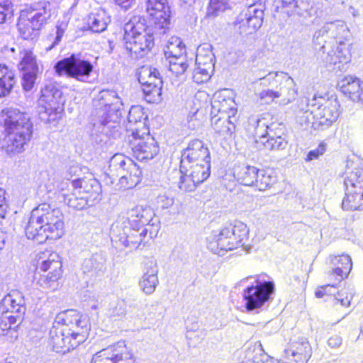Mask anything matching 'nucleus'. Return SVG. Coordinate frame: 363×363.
<instances>
[{
  "label": "nucleus",
  "instance_id": "10",
  "mask_svg": "<svg viewBox=\"0 0 363 363\" xmlns=\"http://www.w3.org/2000/svg\"><path fill=\"white\" fill-rule=\"evenodd\" d=\"M62 261L58 253L46 250L37 256V269L47 273L42 274L38 284L45 289L54 288L62 276Z\"/></svg>",
  "mask_w": 363,
  "mask_h": 363
},
{
  "label": "nucleus",
  "instance_id": "57",
  "mask_svg": "<svg viewBox=\"0 0 363 363\" xmlns=\"http://www.w3.org/2000/svg\"><path fill=\"white\" fill-rule=\"evenodd\" d=\"M213 69V67L208 69L207 66L196 65V67L193 72L192 78L194 82L197 84L207 82L211 78Z\"/></svg>",
  "mask_w": 363,
  "mask_h": 363
},
{
  "label": "nucleus",
  "instance_id": "55",
  "mask_svg": "<svg viewBox=\"0 0 363 363\" xmlns=\"http://www.w3.org/2000/svg\"><path fill=\"white\" fill-rule=\"evenodd\" d=\"M334 53L333 56L331 52H328L326 57L323 59L326 63L330 65H336L337 63H347L349 60V52L346 50L343 52L342 48L338 46L336 51H333Z\"/></svg>",
  "mask_w": 363,
  "mask_h": 363
},
{
  "label": "nucleus",
  "instance_id": "62",
  "mask_svg": "<svg viewBox=\"0 0 363 363\" xmlns=\"http://www.w3.org/2000/svg\"><path fill=\"white\" fill-rule=\"evenodd\" d=\"M38 72H23L22 86L24 90L30 91L33 89Z\"/></svg>",
  "mask_w": 363,
  "mask_h": 363
},
{
  "label": "nucleus",
  "instance_id": "32",
  "mask_svg": "<svg viewBox=\"0 0 363 363\" xmlns=\"http://www.w3.org/2000/svg\"><path fill=\"white\" fill-rule=\"evenodd\" d=\"M291 355L298 359L299 363H306L311 355V347L305 337L291 342L287 348Z\"/></svg>",
  "mask_w": 363,
  "mask_h": 363
},
{
  "label": "nucleus",
  "instance_id": "18",
  "mask_svg": "<svg viewBox=\"0 0 363 363\" xmlns=\"http://www.w3.org/2000/svg\"><path fill=\"white\" fill-rule=\"evenodd\" d=\"M130 143L133 155L139 161L151 160L159 152L157 143L149 132L133 136Z\"/></svg>",
  "mask_w": 363,
  "mask_h": 363
},
{
  "label": "nucleus",
  "instance_id": "1",
  "mask_svg": "<svg viewBox=\"0 0 363 363\" xmlns=\"http://www.w3.org/2000/svg\"><path fill=\"white\" fill-rule=\"evenodd\" d=\"M121 105V100L114 91L103 90L94 99L91 135L96 143H106L111 138L120 137Z\"/></svg>",
  "mask_w": 363,
  "mask_h": 363
},
{
  "label": "nucleus",
  "instance_id": "64",
  "mask_svg": "<svg viewBox=\"0 0 363 363\" xmlns=\"http://www.w3.org/2000/svg\"><path fill=\"white\" fill-rule=\"evenodd\" d=\"M108 352V351H99L96 352L92 357L91 363H113V360H111L109 357L113 356Z\"/></svg>",
  "mask_w": 363,
  "mask_h": 363
},
{
  "label": "nucleus",
  "instance_id": "61",
  "mask_svg": "<svg viewBox=\"0 0 363 363\" xmlns=\"http://www.w3.org/2000/svg\"><path fill=\"white\" fill-rule=\"evenodd\" d=\"M92 181L96 180L95 179H90L86 180L84 179L75 178L72 182H79L77 189L82 190V194L90 196L91 192L94 191V187L91 186Z\"/></svg>",
  "mask_w": 363,
  "mask_h": 363
},
{
  "label": "nucleus",
  "instance_id": "42",
  "mask_svg": "<svg viewBox=\"0 0 363 363\" xmlns=\"http://www.w3.org/2000/svg\"><path fill=\"white\" fill-rule=\"evenodd\" d=\"M257 177L254 187L259 191H265L271 188L277 181L275 173L269 169H259Z\"/></svg>",
  "mask_w": 363,
  "mask_h": 363
},
{
  "label": "nucleus",
  "instance_id": "36",
  "mask_svg": "<svg viewBox=\"0 0 363 363\" xmlns=\"http://www.w3.org/2000/svg\"><path fill=\"white\" fill-rule=\"evenodd\" d=\"M101 351L109 352L113 357L110 358L113 363H135L133 355L128 352L124 342H118L116 345L110 346Z\"/></svg>",
  "mask_w": 363,
  "mask_h": 363
},
{
  "label": "nucleus",
  "instance_id": "5",
  "mask_svg": "<svg viewBox=\"0 0 363 363\" xmlns=\"http://www.w3.org/2000/svg\"><path fill=\"white\" fill-rule=\"evenodd\" d=\"M154 27L146 26L145 20L133 17L124 26V45L135 59L145 56L154 46Z\"/></svg>",
  "mask_w": 363,
  "mask_h": 363
},
{
  "label": "nucleus",
  "instance_id": "54",
  "mask_svg": "<svg viewBox=\"0 0 363 363\" xmlns=\"http://www.w3.org/2000/svg\"><path fill=\"white\" fill-rule=\"evenodd\" d=\"M267 355L260 348L248 350L244 359L238 363H272V361H264Z\"/></svg>",
  "mask_w": 363,
  "mask_h": 363
},
{
  "label": "nucleus",
  "instance_id": "38",
  "mask_svg": "<svg viewBox=\"0 0 363 363\" xmlns=\"http://www.w3.org/2000/svg\"><path fill=\"white\" fill-rule=\"evenodd\" d=\"M258 14L255 17L243 16L244 15H240L238 17L239 28L241 29L240 32L246 33H252L259 28L263 22L264 12L257 11Z\"/></svg>",
  "mask_w": 363,
  "mask_h": 363
},
{
  "label": "nucleus",
  "instance_id": "24",
  "mask_svg": "<svg viewBox=\"0 0 363 363\" xmlns=\"http://www.w3.org/2000/svg\"><path fill=\"white\" fill-rule=\"evenodd\" d=\"M147 116L140 106H133L128 112L126 130L132 133V136L139 133L146 134L149 132L146 121Z\"/></svg>",
  "mask_w": 363,
  "mask_h": 363
},
{
  "label": "nucleus",
  "instance_id": "6",
  "mask_svg": "<svg viewBox=\"0 0 363 363\" xmlns=\"http://www.w3.org/2000/svg\"><path fill=\"white\" fill-rule=\"evenodd\" d=\"M94 191L90 196L82 195V190L77 189L79 182H70V179L62 180L57 185L59 199L69 207L75 210H83L89 206H94L100 200L101 191L98 181L91 182Z\"/></svg>",
  "mask_w": 363,
  "mask_h": 363
},
{
  "label": "nucleus",
  "instance_id": "17",
  "mask_svg": "<svg viewBox=\"0 0 363 363\" xmlns=\"http://www.w3.org/2000/svg\"><path fill=\"white\" fill-rule=\"evenodd\" d=\"M148 230L149 228H133L129 225L123 228L122 233L113 235L112 240L130 250L142 249L148 241L146 240L149 238Z\"/></svg>",
  "mask_w": 363,
  "mask_h": 363
},
{
  "label": "nucleus",
  "instance_id": "8",
  "mask_svg": "<svg viewBox=\"0 0 363 363\" xmlns=\"http://www.w3.org/2000/svg\"><path fill=\"white\" fill-rule=\"evenodd\" d=\"M301 104L314 108L315 122H313V128L315 130L328 128L339 116V104L334 99L315 94L311 99L303 97Z\"/></svg>",
  "mask_w": 363,
  "mask_h": 363
},
{
  "label": "nucleus",
  "instance_id": "41",
  "mask_svg": "<svg viewBox=\"0 0 363 363\" xmlns=\"http://www.w3.org/2000/svg\"><path fill=\"white\" fill-rule=\"evenodd\" d=\"M226 228L230 231L236 247L243 246L245 241L248 238L249 230L247 226L242 222L236 221L234 225H230Z\"/></svg>",
  "mask_w": 363,
  "mask_h": 363
},
{
  "label": "nucleus",
  "instance_id": "11",
  "mask_svg": "<svg viewBox=\"0 0 363 363\" xmlns=\"http://www.w3.org/2000/svg\"><path fill=\"white\" fill-rule=\"evenodd\" d=\"M47 7L46 3H40L36 8L32 9L26 16L24 15L21 16L17 26L19 33L23 39L33 40L38 36L41 27L50 17V10Z\"/></svg>",
  "mask_w": 363,
  "mask_h": 363
},
{
  "label": "nucleus",
  "instance_id": "52",
  "mask_svg": "<svg viewBox=\"0 0 363 363\" xmlns=\"http://www.w3.org/2000/svg\"><path fill=\"white\" fill-rule=\"evenodd\" d=\"M335 28L334 24L325 23L323 27L316 30L313 35V43L315 45H320V51L325 52V36L330 34V30Z\"/></svg>",
  "mask_w": 363,
  "mask_h": 363
},
{
  "label": "nucleus",
  "instance_id": "21",
  "mask_svg": "<svg viewBox=\"0 0 363 363\" xmlns=\"http://www.w3.org/2000/svg\"><path fill=\"white\" fill-rule=\"evenodd\" d=\"M203 162H211L208 148L199 139L191 140L182 152L180 164H184L186 167L190 163Z\"/></svg>",
  "mask_w": 363,
  "mask_h": 363
},
{
  "label": "nucleus",
  "instance_id": "7",
  "mask_svg": "<svg viewBox=\"0 0 363 363\" xmlns=\"http://www.w3.org/2000/svg\"><path fill=\"white\" fill-rule=\"evenodd\" d=\"M64 111L62 91L57 85L49 84L41 90L38 113L41 121L52 123L58 121Z\"/></svg>",
  "mask_w": 363,
  "mask_h": 363
},
{
  "label": "nucleus",
  "instance_id": "34",
  "mask_svg": "<svg viewBox=\"0 0 363 363\" xmlns=\"http://www.w3.org/2000/svg\"><path fill=\"white\" fill-rule=\"evenodd\" d=\"M135 170L129 167L125 172L120 174L118 185L119 189H130L135 187L141 181L142 172L140 167L135 163Z\"/></svg>",
  "mask_w": 363,
  "mask_h": 363
},
{
  "label": "nucleus",
  "instance_id": "33",
  "mask_svg": "<svg viewBox=\"0 0 363 363\" xmlns=\"http://www.w3.org/2000/svg\"><path fill=\"white\" fill-rule=\"evenodd\" d=\"M362 81L353 76H346L340 82L339 86L341 91L347 96L352 101H359L360 96L357 94L358 90L360 89L359 85Z\"/></svg>",
  "mask_w": 363,
  "mask_h": 363
},
{
  "label": "nucleus",
  "instance_id": "2",
  "mask_svg": "<svg viewBox=\"0 0 363 363\" xmlns=\"http://www.w3.org/2000/svg\"><path fill=\"white\" fill-rule=\"evenodd\" d=\"M65 222L62 211L43 203L30 213L25 233L28 239L43 243L48 239L57 240L64 235Z\"/></svg>",
  "mask_w": 363,
  "mask_h": 363
},
{
  "label": "nucleus",
  "instance_id": "45",
  "mask_svg": "<svg viewBox=\"0 0 363 363\" xmlns=\"http://www.w3.org/2000/svg\"><path fill=\"white\" fill-rule=\"evenodd\" d=\"M363 196L359 193H354L353 189L345 190V196L342 202V208L345 211L359 210L362 206Z\"/></svg>",
  "mask_w": 363,
  "mask_h": 363
},
{
  "label": "nucleus",
  "instance_id": "15",
  "mask_svg": "<svg viewBox=\"0 0 363 363\" xmlns=\"http://www.w3.org/2000/svg\"><path fill=\"white\" fill-rule=\"evenodd\" d=\"M86 339V335L79 332H71L68 328H59L53 325L50 330V345L54 351L65 354L82 343Z\"/></svg>",
  "mask_w": 363,
  "mask_h": 363
},
{
  "label": "nucleus",
  "instance_id": "12",
  "mask_svg": "<svg viewBox=\"0 0 363 363\" xmlns=\"http://www.w3.org/2000/svg\"><path fill=\"white\" fill-rule=\"evenodd\" d=\"M93 69L94 66L89 61L81 59L74 54L58 61L54 66L58 76L66 75L82 82H86Z\"/></svg>",
  "mask_w": 363,
  "mask_h": 363
},
{
  "label": "nucleus",
  "instance_id": "22",
  "mask_svg": "<svg viewBox=\"0 0 363 363\" xmlns=\"http://www.w3.org/2000/svg\"><path fill=\"white\" fill-rule=\"evenodd\" d=\"M211 105L213 115L238 117V105L228 90L216 92Z\"/></svg>",
  "mask_w": 363,
  "mask_h": 363
},
{
  "label": "nucleus",
  "instance_id": "19",
  "mask_svg": "<svg viewBox=\"0 0 363 363\" xmlns=\"http://www.w3.org/2000/svg\"><path fill=\"white\" fill-rule=\"evenodd\" d=\"M53 325L63 329L67 327L71 332H79L86 335L89 330L87 318L75 310H67L59 313L55 317Z\"/></svg>",
  "mask_w": 363,
  "mask_h": 363
},
{
  "label": "nucleus",
  "instance_id": "30",
  "mask_svg": "<svg viewBox=\"0 0 363 363\" xmlns=\"http://www.w3.org/2000/svg\"><path fill=\"white\" fill-rule=\"evenodd\" d=\"M238 119V117L233 118L231 116L213 115L211 118V125L217 133L227 138L234 133Z\"/></svg>",
  "mask_w": 363,
  "mask_h": 363
},
{
  "label": "nucleus",
  "instance_id": "37",
  "mask_svg": "<svg viewBox=\"0 0 363 363\" xmlns=\"http://www.w3.org/2000/svg\"><path fill=\"white\" fill-rule=\"evenodd\" d=\"M16 79L13 72L8 68V67L0 62V97L9 95Z\"/></svg>",
  "mask_w": 363,
  "mask_h": 363
},
{
  "label": "nucleus",
  "instance_id": "14",
  "mask_svg": "<svg viewBox=\"0 0 363 363\" xmlns=\"http://www.w3.org/2000/svg\"><path fill=\"white\" fill-rule=\"evenodd\" d=\"M138 79L147 102L157 103L161 101L163 82L156 68L143 66L139 69Z\"/></svg>",
  "mask_w": 363,
  "mask_h": 363
},
{
  "label": "nucleus",
  "instance_id": "39",
  "mask_svg": "<svg viewBox=\"0 0 363 363\" xmlns=\"http://www.w3.org/2000/svg\"><path fill=\"white\" fill-rule=\"evenodd\" d=\"M109 22L110 18L106 15V11L100 9L96 13L89 14L87 23L91 31L101 33L106 28Z\"/></svg>",
  "mask_w": 363,
  "mask_h": 363
},
{
  "label": "nucleus",
  "instance_id": "48",
  "mask_svg": "<svg viewBox=\"0 0 363 363\" xmlns=\"http://www.w3.org/2000/svg\"><path fill=\"white\" fill-rule=\"evenodd\" d=\"M67 23L65 21H57L55 34H50L48 36L47 43L45 45V50L48 52L54 48L61 41L62 38L67 28Z\"/></svg>",
  "mask_w": 363,
  "mask_h": 363
},
{
  "label": "nucleus",
  "instance_id": "51",
  "mask_svg": "<svg viewBox=\"0 0 363 363\" xmlns=\"http://www.w3.org/2000/svg\"><path fill=\"white\" fill-rule=\"evenodd\" d=\"M180 179L178 184L179 188L184 192L194 191L200 184L190 174L180 169Z\"/></svg>",
  "mask_w": 363,
  "mask_h": 363
},
{
  "label": "nucleus",
  "instance_id": "31",
  "mask_svg": "<svg viewBox=\"0 0 363 363\" xmlns=\"http://www.w3.org/2000/svg\"><path fill=\"white\" fill-rule=\"evenodd\" d=\"M255 134L258 138H277V137H284V127L277 123H272L267 125L263 120L257 121V125L255 130Z\"/></svg>",
  "mask_w": 363,
  "mask_h": 363
},
{
  "label": "nucleus",
  "instance_id": "53",
  "mask_svg": "<svg viewBox=\"0 0 363 363\" xmlns=\"http://www.w3.org/2000/svg\"><path fill=\"white\" fill-rule=\"evenodd\" d=\"M281 8L286 9V13L291 16L292 14L302 15L303 11L306 10L303 1L298 0H280Z\"/></svg>",
  "mask_w": 363,
  "mask_h": 363
},
{
  "label": "nucleus",
  "instance_id": "43",
  "mask_svg": "<svg viewBox=\"0 0 363 363\" xmlns=\"http://www.w3.org/2000/svg\"><path fill=\"white\" fill-rule=\"evenodd\" d=\"M184 52L185 45L179 38L175 36L172 37L164 48V54L167 60L172 58L185 57L184 55Z\"/></svg>",
  "mask_w": 363,
  "mask_h": 363
},
{
  "label": "nucleus",
  "instance_id": "60",
  "mask_svg": "<svg viewBox=\"0 0 363 363\" xmlns=\"http://www.w3.org/2000/svg\"><path fill=\"white\" fill-rule=\"evenodd\" d=\"M92 181L96 180L95 179H90L86 180L84 179L75 178L72 182H79L77 189L82 190V194L90 196L91 192L94 191V187L91 186Z\"/></svg>",
  "mask_w": 363,
  "mask_h": 363
},
{
  "label": "nucleus",
  "instance_id": "4",
  "mask_svg": "<svg viewBox=\"0 0 363 363\" xmlns=\"http://www.w3.org/2000/svg\"><path fill=\"white\" fill-rule=\"evenodd\" d=\"M255 84L265 88L256 93V95L262 102L267 104L281 99V104L286 105L294 101L297 96L295 82L289 74L284 72H270L259 77Z\"/></svg>",
  "mask_w": 363,
  "mask_h": 363
},
{
  "label": "nucleus",
  "instance_id": "20",
  "mask_svg": "<svg viewBox=\"0 0 363 363\" xmlns=\"http://www.w3.org/2000/svg\"><path fill=\"white\" fill-rule=\"evenodd\" d=\"M146 9L152 17L155 29L162 30L165 33L170 19V8L167 0H146Z\"/></svg>",
  "mask_w": 363,
  "mask_h": 363
},
{
  "label": "nucleus",
  "instance_id": "3",
  "mask_svg": "<svg viewBox=\"0 0 363 363\" xmlns=\"http://www.w3.org/2000/svg\"><path fill=\"white\" fill-rule=\"evenodd\" d=\"M0 131L4 135L6 152L14 155L25 150L31 138L33 124L27 113L7 108L0 113Z\"/></svg>",
  "mask_w": 363,
  "mask_h": 363
},
{
  "label": "nucleus",
  "instance_id": "29",
  "mask_svg": "<svg viewBox=\"0 0 363 363\" xmlns=\"http://www.w3.org/2000/svg\"><path fill=\"white\" fill-rule=\"evenodd\" d=\"M147 271L143 275L139 285L140 289L147 295L152 294L159 283L157 274L158 268L155 262L150 261Z\"/></svg>",
  "mask_w": 363,
  "mask_h": 363
},
{
  "label": "nucleus",
  "instance_id": "28",
  "mask_svg": "<svg viewBox=\"0 0 363 363\" xmlns=\"http://www.w3.org/2000/svg\"><path fill=\"white\" fill-rule=\"evenodd\" d=\"M130 167L135 170V162L123 154H115L109 161V167L108 174L111 177V183L114 182L115 177L117 178L125 172V169Z\"/></svg>",
  "mask_w": 363,
  "mask_h": 363
},
{
  "label": "nucleus",
  "instance_id": "46",
  "mask_svg": "<svg viewBox=\"0 0 363 363\" xmlns=\"http://www.w3.org/2000/svg\"><path fill=\"white\" fill-rule=\"evenodd\" d=\"M257 144L262 145L265 150L279 151L284 150L287 146V141L284 137H277V138H259L256 140Z\"/></svg>",
  "mask_w": 363,
  "mask_h": 363
},
{
  "label": "nucleus",
  "instance_id": "47",
  "mask_svg": "<svg viewBox=\"0 0 363 363\" xmlns=\"http://www.w3.org/2000/svg\"><path fill=\"white\" fill-rule=\"evenodd\" d=\"M345 190L353 189L354 193L361 194L363 196V178L359 172L347 173L344 179Z\"/></svg>",
  "mask_w": 363,
  "mask_h": 363
},
{
  "label": "nucleus",
  "instance_id": "35",
  "mask_svg": "<svg viewBox=\"0 0 363 363\" xmlns=\"http://www.w3.org/2000/svg\"><path fill=\"white\" fill-rule=\"evenodd\" d=\"M181 169L190 174L194 179L203 183L210 175V162H203L200 163H190L189 166L184 167V164H180Z\"/></svg>",
  "mask_w": 363,
  "mask_h": 363
},
{
  "label": "nucleus",
  "instance_id": "50",
  "mask_svg": "<svg viewBox=\"0 0 363 363\" xmlns=\"http://www.w3.org/2000/svg\"><path fill=\"white\" fill-rule=\"evenodd\" d=\"M326 23L334 24L335 28L330 30V35L332 38L339 40L340 45L342 43V40H347L350 38V30L344 21L337 20Z\"/></svg>",
  "mask_w": 363,
  "mask_h": 363
},
{
  "label": "nucleus",
  "instance_id": "44",
  "mask_svg": "<svg viewBox=\"0 0 363 363\" xmlns=\"http://www.w3.org/2000/svg\"><path fill=\"white\" fill-rule=\"evenodd\" d=\"M301 98L298 104V111L296 113V121L301 125L308 128V127L313 128V122H315L314 117V108L311 106H306V104H301Z\"/></svg>",
  "mask_w": 363,
  "mask_h": 363
},
{
  "label": "nucleus",
  "instance_id": "27",
  "mask_svg": "<svg viewBox=\"0 0 363 363\" xmlns=\"http://www.w3.org/2000/svg\"><path fill=\"white\" fill-rule=\"evenodd\" d=\"M82 271L90 278L101 276L106 271V258L101 253L92 255L85 259L82 264Z\"/></svg>",
  "mask_w": 363,
  "mask_h": 363
},
{
  "label": "nucleus",
  "instance_id": "63",
  "mask_svg": "<svg viewBox=\"0 0 363 363\" xmlns=\"http://www.w3.org/2000/svg\"><path fill=\"white\" fill-rule=\"evenodd\" d=\"M352 297L353 295L352 292L349 293L346 290H342L338 292L337 295L335 297V299L342 306L348 307L350 306V302L352 299Z\"/></svg>",
  "mask_w": 363,
  "mask_h": 363
},
{
  "label": "nucleus",
  "instance_id": "25",
  "mask_svg": "<svg viewBox=\"0 0 363 363\" xmlns=\"http://www.w3.org/2000/svg\"><path fill=\"white\" fill-rule=\"evenodd\" d=\"M258 168L245 163L236 164L233 168V175L240 184L254 186L257 179Z\"/></svg>",
  "mask_w": 363,
  "mask_h": 363
},
{
  "label": "nucleus",
  "instance_id": "58",
  "mask_svg": "<svg viewBox=\"0 0 363 363\" xmlns=\"http://www.w3.org/2000/svg\"><path fill=\"white\" fill-rule=\"evenodd\" d=\"M169 62V70L176 76L184 73L188 67L186 57H180L167 60Z\"/></svg>",
  "mask_w": 363,
  "mask_h": 363
},
{
  "label": "nucleus",
  "instance_id": "26",
  "mask_svg": "<svg viewBox=\"0 0 363 363\" xmlns=\"http://www.w3.org/2000/svg\"><path fill=\"white\" fill-rule=\"evenodd\" d=\"M331 263L333 268L328 272V275L334 277L337 282L347 278L352 267V259L347 255L333 257Z\"/></svg>",
  "mask_w": 363,
  "mask_h": 363
},
{
  "label": "nucleus",
  "instance_id": "59",
  "mask_svg": "<svg viewBox=\"0 0 363 363\" xmlns=\"http://www.w3.org/2000/svg\"><path fill=\"white\" fill-rule=\"evenodd\" d=\"M125 314V303L123 301H113L108 309V315L111 318H121Z\"/></svg>",
  "mask_w": 363,
  "mask_h": 363
},
{
  "label": "nucleus",
  "instance_id": "9",
  "mask_svg": "<svg viewBox=\"0 0 363 363\" xmlns=\"http://www.w3.org/2000/svg\"><path fill=\"white\" fill-rule=\"evenodd\" d=\"M24 299L18 291H11L0 302V329L4 332L16 331L24 313Z\"/></svg>",
  "mask_w": 363,
  "mask_h": 363
},
{
  "label": "nucleus",
  "instance_id": "23",
  "mask_svg": "<svg viewBox=\"0 0 363 363\" xmlns=\"http://www.w3.org/2000/svg\"><path fill=\"white\" fill-rule=\"evenodd\" d=\"M208 248L214 254L223 256L228 251L236 249L230 231L225 227L218 234L208 238Z\"/></svg>",
  "mask_w": 363,
  "mask_h": 363
},
{
  "label": "nucleus",
  "instance_id": "49",
  "mask_svg": "<svg viewBox=\"0 0 363 363\" xmlns=\"http://www.w3.org/2000/svg\"><path fill=\"white\" fill-rule=\"evenodd\" d=\"M230 9L228 0H210L206 16L214 18Z\"/></svg>",
  "mask_w": 363,
  "mask_h": 363
},
{
  "label": "nucleus",
  "instance_id": "56",
  "mask_svg": "<svg viewBox=\"0 0 363 363\" xmlns=\"http://www.w3.org/2000/svg\"><path fill=\"white\" fill-rule=\"evenodd\" d=\"M23 72H38L39 68L35 57L31 52H26L20 64Z\"/></svg>",
  "mask_w": 363,
  "mask_h": 363
},
{
  "label": "nucleus",
  "instance_id": "16",
  "mask_svg": "<svg viewBox=\"0 0 363 363\" xmlns=\"http://www.w3.org/2000/svg\"><path fill=\"white\" fill-rule=\"evenodd\" d=\"M128 224L133 228H149V239H152L159 230V220L154 210L147 206H137L131 209Z\"/></svg>",
  "mask_w": 363,
  "mask_h": 363
},
{
  "label": "nucleus",
  "instance_id": "13",
  "mask_svg": "<svg viewBox=\"0 0 363 363\" xmlns=\"http://www.w3.org/2000/svg\"><path fill=\"white\" fill-rule=\"evenodd\" d=\"M274 292V284L271 281L257 279L254 284L247 287L242 293L247 311L259 310L269 300Z\"/></svg>",
  "mask_w": 363,
  "mask_h": 363
},
{
  "label": "nucleus",
  "instance_id": "40",
  "mask_svg": "<svg viewBox=\"0 0 363 363\" xmlns=\"http://www.w3.org/2000/svg\"><path fill=\"white\" fill-rule=\"evenodd\" d=\"M212 48V45L208 43L199 45L196 52V65L207 66L208 69L214 68L215 55Z\"/></svg>",
  "mask_w": 363,
  "mask_h": 363
}]
</instances>
